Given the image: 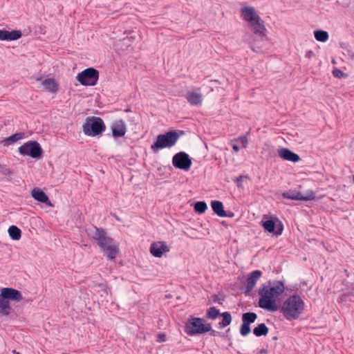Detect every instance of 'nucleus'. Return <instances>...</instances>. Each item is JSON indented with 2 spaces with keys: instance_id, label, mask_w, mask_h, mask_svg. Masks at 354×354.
<instances>
[{
  "instance_id": "nucleus-12",
  "label": "nucleus",
  "mask_w": 354,
  "mask_h": 354,
  "mask_svg": "<svg viewBox=\"0 0 354 354\" xmlns=\"http://www.w3.org/2000/svg\"><path fill=\"white\" fill-rule=\"evenodd\" d=\"M173 165L178 169L187 171L192 165V160L185 152L176 153L172 158Z\"/></svg>"
},
{
  "instance_id": "nucleus-11",
  "label": "nucleus",
  "mask_w": 354,
  "mask_h": 354,
  "mask_svg": "<svg viewBox=\"0 0 354 354\" xmlns=\"http://www.w3.org/2000/svg\"><path fill=\"white\" fill-rule=\"evenodd\" d=\"M261 223L263 227L266 232L272 233L277 236L282 234L283 226L277 218L271 217L268 218V217L264 216Z\"/></svg>"
},
{
  "instance_id": "nucleus-15",
  "label": "nucleus",
  "mask_w": 354,
  "mask_h": 354,
  "mask_svg": "<svg viewBox=\"0 0 354 354\" xmlns=\"http://www.w3.org/2000/svg\"><path fill=\"white\" fill-rule=\"evenodd\" d=\"M112 136L113 138H120L124 136L127 133V125L122 119L113 122L111 126Z\"/></svg>"
},
{
  "instance_id": "nucleus-17",
  "label": "nucleus",
  "mask_w": 354,
  "mask_h": 354,
  "mask_svg": "<svg viewBox=\"0 0 354 354\" xmlns=\"http://www.w3.org/2000/svg\"><path fill=\"white\" fill-rule=\"evenodd\" d=\"M169 251V248L164 241L154 242L150 246V252L155 257H161L164 253Z\"/></svg>"
},
{
  "instance_id": "nucleus-25",
  "label": "nucleus",
  "mask_w": 354,
  "mask_h": 354,
  "mask_svg": "<svg viewBox=\"0 0 354 354\" xmlns=\"http://www.w3.org/2000/svg\"><path fill=\"white\" fill-rule=\"evenodd\" d=\"M24 137V133H17L6 138L3 142L4 145H10L21 140Z\"/></svg>"
},
{
  "instance_id": "nucleus-37",
  "label": "nucleus",
  "mask_w": 354,
  "mask_h": 354,
  "mask_svg": "<svg viewBox=\"0 0 354 354\" xmlns=\"http://www.w3.org/2000/svg\"><path fill=\"white\" fill-rule=\"evenodd\" d=\"M159 341L160 342H164L165 341V335L164 334H160L158 335Z\"/></svg>"
},
{
  "instance_id": "nucleus-10",
  "label": "nucleus",
  "mask_w": 354,
  "mask_h": 354,
  "mask_svg": "<svg viewBox=\"0 0 354 354\" xmlns=\"http://www.w3.org/2000/svg\"><path fill=\"white\" fill-rule=\"evenodd\" d=\"M19 152L23 156L39 158L42 154V149L37 142L28 141L19 147Z\"/></svg>"
},
{
  "instance_id": "nucleus-2",
  "label": "nucleus",
  "mask_w": 354,
  "mask_h": 354,
  "mask_svg": "<svg viewBox=\"0 0 354 354\" xmlns=\"http://www.w3.org/2000/svg\"><path fill=\"white\" fill-rule=\"evenodd\" d=\"M304 306V301L301 297L293 295L283 301L281 311L286 319L295 320L303 313Z\"/></svg>"
},
{
  "instance_id": "nucleus-39",
  "label": "nucleus",
  "mask_w": 354,
  "mask_h": 354,
  "mask_svg": "<svg viewBox=\"0 0 354 354\" xmlns=\"http://www.w3.org/2000/svg\"><path fill=\"white\" fill-rule=\"evenodd\" d=\"M233 216V213L230 214V215H227V216L232 217Z\"/></svg>"
},
{
  "instance_id": "nucleus-9",
  "label": "nucleus",
  "mask_w": 354,
  "mask_h": 354,
  "mask_svg": "<svg viewBox=\"0 0 354 354\" xmlns=\"http://www.w3.org/2000/svg\"><path fill=\"white\" fill-rule=\"evenodd\" d=\"M99 78V72L93 68H88L78 73L76 79L84 86H94Z\"/></svg>"
},
{
  "instance_id": "nucleus-43",
  "label": "nucleus",
  "mask_w": 354,
  "mask_h": 354,
  "mask_svg": "<svg viewBox=\"0 0 354 354\" xmlns=\"http://www.w3.org/2000/svg\"><path fill=\"white\" fill-rule=\"evenodd\" d=\"M353 183H354V175H353Z\"/></svg>"
},
{
  "instance_id": "nucleus-42",
  "label": "nucleus",
  "mask_w": 354,
  "mask_h": 354,
  "mask_svg": "<svg viewBox=\"0 0 354 354\" xmlns=\"http://www.w3.org/2000/svg\"><path fill=\"white\" fill-rule=\"evenodd\" d=\"M211 82H217V80H211Z\"/></svg>"
},
{
  "instance_id": "nucleus-20",
  "label": "nucleus",
  "mask_w": 354,
  "mask_h": 354,
  "mask_svg": "<svg viewBox=\"0 0 354 354\" xmlns=\"http://www.w3.org/2000/svg\"><path fill=\"white\" fill-rule=\"evenodd\" d=\"M22 36L20 30H15L8 31L6 30H0V40L1 41H14L19 39Z\"/></svg>"
},
{
  "instance_id": "nucleus-29",
  "label": "nucleus",
  "mask_w": 354,
  "mask_h": 354,
  "mask_svg": "<svg viewBox=\"0 0 354 354\" xmlns=\"http://www.w3.org/2000/svg\"><path fill=\"white\" fill-rule=\"evenodd\" d=\"M314 36L316 40L322 42L326 41L328 39V32L322 30L314 31Z\"/></svg>"
},
{
  "instance_id": "nucleus-41",
  "label": "nucleus",
  "mask_w": 354,
  "mask_h": 354,
  "mask_svg": "<svg viewBox=\"0 0 354 354\" xmlns=\"http://www.w3.org/2000/svg\"><path fill=\"white\" fill-rule=\"evenodd\" d=\"M265 353V350H261V353Z\"/></svg>"
},
{
  "instance_id": "nucleus-38",
  "label": "nucleus",
  "mask_w": 354,
  "mask_h": 354,
  "mask_svg": "<svg viewBox=\"0 0 354 354\" xmlns=\"http://www.w3.org/2000/svg\"><path fill=\"white\" fill-rule=\"evenodd\" d=\"M212 330V335H215V333H216V331H215V330Z\"/></svg>"
},
{
  "instance_id": "nucleus-36",
  "label": "nucleus",
  "mask_w": 354,
  "mask_h": 354,
  "mask_svg": "<svg viewBox=\"0 0 354 354\" xmlns=\"http://www.w3.org/2000/svg\"><path fill=\"white\" fill-rule=\"evenodd\" d=\"M333 74L335 77H339V74L342 75L343 73L339 70H335L333 71Z\"/></svg>"
},
{
  "instance_id": "nucleus-27",
  "label": "nucleus",
  "mask_w": 354,
  "mask_h": 354,
  "mask_svg": "<svg viewBox=\"0 0 354 354\" xmlns=\"http://www.w3.org/2000/svg\"><path fill=\"white\" fill-rule=\"evenodd\" d=\"M8 234L12 239L19 240L21 236V232L19 228L15 225H12L8 229Z\"/></svg>"
},
{
  "instance_id": "nucleus-31",
  "label": "nucleus",
  "mask_w": 354,
  "mask_h": 354,
  "mask_svg": "<svg viewBox=\"0 0 354 354\" xmlns=\"http://www.w3.org/2000/svg\"><path fill=\"white\" fill-rule=\"evenodd\" d=\"M207 209V204L204 201H198L194 204V210L198 214L204 213Z\"/></svg>"
},
{
  "instance_id": "nucleus-1",
  "label": "nucleus",
  "mask_w": 354,
  "mask_h": 354,
  "mask_svg": "<svg viewBox=\"0 0 354 354\" xmlns=\"http://www.w3.org/2000/svg\"><path fill=\"white\" fill-rule=\"evenodd\" d=\"M97 241L99 247L104 252L108 259L113 260L119 252L118 245L113 239L106 235V232L101 228L95 227V232L92 235Z\"/></svg>"
},
{
  "instance_id": "nucleus-19",
  "label": "nucleus",
  "mask_w": 354,
  "mask_h": 354,
  "mask_svg": "<svg viewBox=\"0 0 354 354\" xmlns=\"http://www.w3.org/2000/svg\"><path fill=\"white\" fill-rule=\"evenodd\" d=\"M278 155L283 160L290 161L292 162H297L299 161L300 158L299 155L292 152L288 148H281L278 150Z\"/></svg>"
},
{
  "instance_id": "nucleus-13",
  "label": "nucleus",
  "mask_w": 354,
  "mask_h": 354,
  "mask_svg": "<svg viewBox=\"0 0 354 354\" xmlns=\"http://www.w3.org/2000/svg\"><path fill=\"white\" fill-rule=\"evenodd\" d=\"M282 196L287 199L304 201H312L315 198V194L311 190H308L304 194L295 190H288L284 192L282 194Z\"/></svg>"
},
{
  "instance_id": "nucleus-5",
  "label": "nucleus",
  "mask_w": 354,
  "mask_h": 354,
  "mask_svg": "<svg viewBox=\"0 0 354 354\" xmlns=\"http://www.w3.org/2000/svg\"><path fill=\"white\" fill-rule=\"evenodd\" d=\"M184 134V131H169L164 134H160L157 136L156 140L151 145V149L154 153H157L159 149L163 148H170L176 145L180 135Z\"/></svg>"
},
{
  "instance_id": "nucleus-21",
  "label": "nucleus",
  "mask_w": 354,
  "mask_h": 354,
  "mask_svg": "<svg viewBox=\"0 0 354 354\" xmlns=\"http://www.w3.org/2000/svg\"><path fill=\"white\" fill-rule=\"evenodd\" d=\"M266 286L274 298L281 295L285 290L284 284L281 281H274L272 286L271 282L269 281L268 285H266Z\"/></svg>"
},
{
  "instance_id": "nucleus-6",
  "label": "nucleus",
  "mask_w": 354,
  "mask_h": 354,
  "mask_svg": "<svg viewBox=\"0 0 354 354\" xmlns=\"http://www.w3.org/2000/svg\"><path fill=\"white\" fill-rule=\"evenodd\" d=\"M210 324L206 323L205 320L199 317H190L185 327V332L189 335L203 334L211 331Z\"/></svg>"
},
{
  "instance_id": "nucleus-16",
  "label": "nucleus",
  "mask_w": 354,
  "mask_h": 354,
  "mask_svg": "<svg viewBox=\"0 0 354 354\" xmlns=\"http://www.w3.org/2000/svg\"><path fill=\"white\" fill-rule=\"evenodd\" d=\"M262 275L261 270H254L249 274L246 279L245 290V293L249 294L254 288L257 282Z\"/></svg>"
},
{
  "instance_id": "nucleus-35",
  "label": "nucleus",
  "mask_w": 354,
  "mask_h": 354,
  "mask_svg": "<svg viewBox=\"0 0 354 354\" xmlns=\"http://www.w3.org/2000/svg\"><path fill=\"white\" fill-rule=\"evenodd\" d=\"M231 145H232L234 152H235V153L239 152V147L235 142H231Z\"/></svg>"
},
{
  "instance_id": "nucleus-33",
  "label": "nucleus",
  "mask_w": 354,
  "mask_h": 354,
  "mask_svg": "<svg viewBox=\"0 0 354 354\" xmlns=\"http://www.w3.org/2000/svg\"><path fill=\"white\" fill-rule=\"evenodd\" d=\"M232 142H239L242 146V147L246 148L248 144V140L246 136H242L232 140Z\"/></svg>"
},
{
  "instance_id": "nucleus-14",
  "label": "nucleus",
  "mask_w": 354,
  "mask_h": 354,
  "mask_svg": "<svg viewBox=\"0 0 354 354\" xmlns=\"http://www.w3.org/2000/svg\"><path fill=\"white\" fill-rule=\"evenodd\" d=\"M257 318L254 313H245L242 315V324L240 328V333L242 336H247L250 333V324L254 323Z\"/></svg>"
},
{
  "instance_id": "nucleus-7",
  "label": "nucleus",
  "mask_w": 354,
  "mask_h": 354,
  "mask_svg": "<svg viewBox=\"0 0 354 354\" xmlns=\"http://www.w3.org/2000/svg\"><path fill=\"white\" fill-rule=\"evenodd\" d=\"M83 132L88 136L95 137L106 129V126L102 118L98 117H88L82 126Z\"/></svg>"
},
{
  "instance_id": "nucleus-32",
  "label": "nucleus",
  "mask_w": 354,
  "mask_h": 354,
  "mask_svg": "<svg viewBox=\"0 0 354 354\" xmlns=\"http://www.w3.org/2000/svg\"><path fill=\"white\" fill-rule=\"evenodd\" d=\"M349 296L354 297V283H351L346 289V291L342 294V295L340 297V299L342 301H346V297Z\"/></svg>"
},
{
  "instance_id": "nucleus-22",
  "label": "nucleus",
  "mask_w": 354,
  "mask_h": 354,
  "mask_svg": "<svg viewBox=\"0 0 354 354\" xmlns=\"http://www.w3.org/2000/svg\"><path fill=\"white\" fill-rule=\"evenodd\" d=\"M31 195L36 201L45 203L49 207L53 206L48 196L39 188H34L31 192Z\"/></svg>"
},
{
  "instance_id": "nucleus-18",
  "label": "nucleus",
  "mask_w": 354,
  "mask_h": 354,
  "mask_svg": "<svg viewBox=\"0 0 354 354\" xmlns=\"http://www.w3.org/2000/svg\"><path fill=\"white\" fill-rule=\"evenodd\" d=\"M185 98L192 106H201L203 103V97L201 93L194 91H188Z\"/></svg>"
},
{
  "instance_id": "nucleus-26",
  "label": "nucleus",
  "mask_w": 354,
  "mask_h": 354,
  "mask_svg": "<svg viewBox=\"0 0 354 354\" xmlns=\"http://www.w3.org/2000/svg\"><path fill=\"white\" fill-rule=\"evenodd\" d=\"M268 333V328L265 324H260L253 329V333L257 337L266 335Z\"/></svg>"
},
{
  "instance_id": "nucleus-8",
  "label": "nucleus",
  "mask_w": 354,
  "mask_h": 354,
  "mask_svg": "<svg viewBox=\"0 0 354 354\" xmlns=\"http://www.w3.org/2000/svg\"><path fill=\"white\" fill-rule=\"evenodd\" d=\"M259 295V306L261 308L270 311H276L277 306L272 293L268 290L266 285L259 288L258 291Z\"/></svg>"
},
{
  "instance_id": "nucleus-30",
  "label": "nucleus",
  "mask_w": 354,
  "mask_h": 354,
  "mask_svg": "<svg viewBox=\"0 0 354 354\" xmlns=\"http://www.w3.org/2000/svg\"><path fill=\"white\" fill-rule=\"evenodd\" d=\"M219 315H221V313L215 307L209 308L206 313L207 318L210 319H216Z\"/></svg>"
},
{
  "instance_id": "nucleus-34",
  "label": "nucleus",
  "mask_w": 354,
  "mask_h": 354,
  "mask_svg": "<svg viewBox=\"0 0 354 354\" xmlns=\"http://www.w3.org/2000/svg\"><path fill=\"white\" fill-rule=\"evenodd\" d=\"M213 301H214V302H216V303H218V304H222L223 299H222L219 298V297H218V296H217V295H214V296L213 297Z\"/></svg>"
},
{
  "instance_id": "nucleus-3",
  "label": "nucleus",
  "mask_w": 354,
  "mask_h": 354,
  "mask_svg": "<svg viewBox=\"0 0 354 354\" xmlns=\"http://www.w3.org/2000/svg\"><path fill=\"white\" fill-rule=\"evenodd\" d=\"M241 12L243 19L248 22L252 28L254 33L258 35L261 41H264L266 39V28L255 9L253 7L245 6L241 8Z\"/></svg>"
},
{
  "instance_id": "nucleus-28",
  "label": "nucleus",
  "mask_w": 354,
  "mask_h": 354,
  "mask_svg": "<svg viewBox=\"0 0 354 354\" xmlns=\"http://www.w3.org/2000/svg\"><path fill=\"white\" fill-rule=\"evenodd\" d=\"M221 316H222L223 319L218 324L219 328H223L230 324V323L232 322V316H231L230 313L228 312H224V313H221Z\"/></svg>"
},
{
  "instance_id": "nucleus-4",
  "label": "nucleus",
  "mask_w": 354,
  "mask_h": 354,
  "mask_svg": "<svg viewBox=\"0 0 354 354\" xmlns=\"http://www.w3.org/2000/svg\"><path fill=\"white\" fill-rule=\"evenodd\" d=\"M22 299L20 291L12 288H3L0 290V316L10 314V301H19Z\"/></svg>"
},
{
  "instance_id": "nucleus-40",
  "label": "nucleus",
  "mask_w": 354,
  "mask_h": 354,
  "mask_svg": "<svg viewBox=\"0 0 354 354\" xmlns=\"http://www.w3.org/2000/svg\"><path fill=\"white\" fill-rule=\"evenodd\" d=\"M310 53H311V52H310V51L308 52L307 55H308V56H310Z\"/></svg>"
},
{
  "instance_id": "nucleus-24",
  "label": "nucleus",
  "mask_w": 354,
  "mask_h": 354,
  "mask_svg": "<svg viewBox=\"0 0 354 354\" xmlns=\"http://www.w3.org/2000/svg\"><path fill=\"white\" fill-rule=\"evenodd\" d=\"M42 84L45 89L50 93H55L57 91L58 86L55 80L53 78H47L42 82Z\"/></svg>"
},
{
  "instance_id": "nucleus-23",
  "label": "nucleus",
  "mask_w": 354,
  "mask_h": 354,
  "mask_svg": "<svg viewBox=\"0 0 354 354\" xmlns=\"http://www.w3.org/2000/svg\"><path fill=\"white\" fill-rule=\"evenodd\" d=\"M211 207L214 212L221 217H226L227 214L223 209V205L221 201H212L211 202Z\"/></svg>"
}]
</instances>
